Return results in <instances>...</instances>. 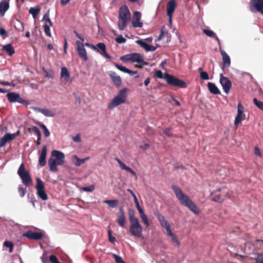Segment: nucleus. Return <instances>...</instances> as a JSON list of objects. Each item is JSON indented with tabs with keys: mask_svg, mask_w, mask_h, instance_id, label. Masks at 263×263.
<instances>
[{
	"mask_svg": "<svg viewBox=\"0 0 263 263\" xmlns=\"http://www.w3.org/2000/svg\"><path fill=\"white\" fill-rule=\"evenodd\" d=\"M220 83L222 86L223 90L226 93H228L232 86L231 81L223 74L220 75Z\"/></svg>",
	"mask_w": 263,
	"mask_h": 263,
	"instance_id": "obj_13",
	"label": "nucleus"
},
{
	"mask_svg": "<svg viewBox=\"0 0 263 263\" xmlns=\"http://www.w3.org/2000/svg\"><path fill=\"white\" fill-rule=\"evenodd\" d=\"M253 102L259 109L263 111V102L258 100L256 98H254Z\"/></svg>",
	"mask_w": 263,
	"mask_h": 263,
	"instance_id": "obj_42",
	"label": "nucleus"
},
{
	"mask_svg": "<svg viewBox=\"0 0 263 263\" xmlns=\"http://www.w3.org/2000/svg\"><path fill=\"white\" fill-rule=\"evenodd\" d=\"M70 74L65 67H63L61 70V80L64 83L66 84L69 80Z\"/></svg>",
	"mask_w": 263,
	"mask_h": 263,
	"instance_id": "obj_25",
	"label": "nucleus"
},
{
	"mask_svg": "<svg viewBox=\"0 0 263 263\" xmlns=\"http://www.w3.org/2000/svg\"><path fill=\"white\" fill-rule=\"evenodd\" d=\"M40 127L44 130L45 136L46 137H48V136H49L50 132L48 130V129H47V128L46 127V126L44 124H40Z\"/></svg>",
	"mask_w": 263,
	"mask_h": 263,
	"instance_id": "obj_47",
	"label": "nucleus"
},
{
	"mask_svg": "<svg viewBox=\"0 0 263 263\" xmlns=\"http://www.w3.org/2000/svg\"><path fill=\"white\" fill-rule=\"evenodd\" d=\"M114 65L115 66L116 68H117L119 70H121L122 72L125 73H127L128 72V69L123 66L122 65H120L114 62Z\"/></svg>",
	"mask_w": 263,
	"mask_h": 263,
	"instance_id": "obj_43",
	"label": "nucleus"
},
{
	"mask_svg": "<svg viewBox=\"0 0 263 263\" xmlns=\"http://www.w3.org/2000/svg\"><path fill=\"white\" fill-rule=\"evenodd\" d=\"M177 7L176 0H170L166 5L167 15L169 17L170 21L171 22L173 13L174 12Z\"/></svg>",
	"mask_w": 263,
	"mask_h": 263,
	"instance_id": "obj_15",
	"label": "nucleus"
},
{
	"mask_svg": "<svg viewBox=\"0 0 263 263\" xmlns=\"http://www.w3.org/2000/svg\"><path fill=\"white\" fill-rule=\"evenodd\" d=\"M9 8V4L8 2H1L0 3V15L3 16Z\"/></svg>",
	"mask_w": 263,
	"mask_h": 263,
	"instance_id": "obj_34",
	"label": "nucleus"
},
{
	"mask_svg": "<svg viewBox=\"0 0 263 263\" xmlns=\"http://www.w3.org/2000/svg\"><path fill=\"white\" fill-rule=\"evenodd\" d=\"M131 55V62H137V63H143V64L148 65V62H145L143 60V56L139 53H130Z\"/></svg>",
	"mask_w": 263,
	"mask_h": 263,
	"instance_id": "obj_22",
	"label": "nucleus"
},
{
	"mask_svg": "<svg viewBox=\"0 0 263 263\" xmlns=\"http://www.w3.org/2000/svg\"><path fill=\"white\" fill-rule=\"evenodd\" d=\"M155 76L158 78L164 79V73H163V72L161 70H158L156 71L155 73Z\"/></svg>",
	"mask_w": 263,
	"mask_h": 263,
	"instance_id": "obj_53",
	"label": "nucleus"
},
{
	"mask_svg": "<svg viewBox=\"0 0 263 263\" xmlns=\"http://www.w3.org/2000/svg\"><path fill=\"white\" fill-rule=\"evenodd\" d=\"M49 261L51 262V263H61L58 258L57 257V256L54 255H51L49 256Z\"/></svg>",
	"mask_w": 263,
	"mask_h": 263,
	"instance_id": "obj_52",
	"label": "nucleus"
},
{
	"mask_svg": "<svg viewBox=\"0 0 263 263\" xmlns=\"http://www.w3.org/2000/svg\"><path fill=\"white\" fill-rule=\"evenodd\" d=\"M17 174L22 180V182L26 186H29L32 183V179L29 173L25 170L24 163H22L17 171Z\"/></svg>",
	"mask_w": 263,
	"mask_h": 263,
	"instance_id": "obj_4",
	"label": "nucleus"
},
{
	"mask_svg": "<svg viewBox=\"0 0 263 263\" xmlns=\"http://www.w3.org/2000/svg\"><path fill=\"white\" fill-rule=\"evenodd\" d=\"M129 231L131 234L137 237H140L142 235V227L139 220L130 222Z\"/></svg>",
	"mask_w": 263,
	"mask_h": 263,
	"instance_id": "obj_6",
	"label": "nucleus"
},
{
	"mask_svg": "<svg viewBox=\"0 0 263 263\" xmlns=\"http://www.w3.org/2000/svg\"><path fill=\"white\" fill-rule=\"evenodd\" d=\"M219 51L222 57V68L229 67L231 65V59L229 55L220 48Z\"/></svg>",
	"mask_w": 263,
	"mask_h": 263,
	"instance_id": "obj_19",
	"label": "nucleus"
},
{
	"mask_svg": "<svg viewBox=\"0 0 263 263\" xmlns=\"http://www.w3.org/2000/svg\"><path fill=\"white\" fill-rule=\"evenodd\" d=\"M4 246L9 248V252L12 253L13 250V244L12 242L9 241H5L3 244Z\"/></svg>",
	"mask_w": 263,
	"mask_h": 263,
	"instance_id": "obj_40",
	"label": "nucleus"
},
{
	"mask_svg": "<svg viewBox=\"0 0 263 263\" xmlns=\"http://www.w3.org/2000/svg\"><path fill=\"white\" fill-rule=\"evenodd\" d=\"M50 26L49 25H48V24H45L44 26V32L46 35L49 37L51 36Z\"/></svg>",
	"mask_w": 263,
	"mask_h": 263,
	"instance_id": "obj_46",
	"label": "nucleus"
},
{
	"mask_svg": "<svg viewBox=\"0 0 263 263\" xmlns=\"http://www.w3.org/2000/svg\"><path fill=\"white\" fill-rule=\"evenodd\" d=\"M18 193L21 197H23L25 196L26 193V189L23 186H20L18 187Z\"/></svg>",
	"mask_w": 263,
	"mask_h": 263,
	"instance_id": "obj_56",
	"label": "nucleus"
},
{
	"mask_svg": "<svg viewBox=\"0 0 263 263\" xmlns=\"http://www.w3.org/2000/svg\"><path fill=\"white\" fill-rule=\"evenodd\" d=\"M108 74L112 82L114 84L117 86L119 87L122 84V80L121 77L119 76H118L117 73H116L113 71H109L108 72Z\"/></svg>",
	"mask_w": 263,
	"mask_h": 263,
	"instance_id": "obj_20",
	"label": "nucleus"
},
{
	"mask_svg": "<svg viewBox=\"0 0 263 263\" xmlns=\"http://www.w3.org/2000/svg\"><path fill=\"white\" fill-rule=\"evenodd\" d=\"M51 156L55 157V160H57L58 165H62L64 163L65 155L64 154L58 150H53L51 152Z\"/></svg>",
	"mask_w": 263,
	"mask_h": 263,
	"instance_id": "obj_16",
	"label": "nucleus"
},
{
	"mask_svg": "<svg viewBox=\"0 0 263 263\" xmlns=\"http://www.w3.org/2000/svg\"><path fill=\"white\" fill-rule=\"evenodd\" d=\"M73 140L76 142H80L81 141V136L79 134H77L73 137Z\"/></svg>",
	"mask_w": 263,
	"mask_h": 263,
	"instance_id": "obj_60",
	"label": "nucleus"
},
{
	"mask_svg": "<svg viewBox=\"0 0 263 263\" xmlns=\"http://www.w3.org/2000/svg\"><path fill=\"white\" fill-rule=\"evenodd\" d=\"M128 214L129 220L130 222L138 220V219L137 217H136L135 215V211L133 210L129 209Z\"/></svg>",
	"mask_w": 263,
	"mask_h": 263,
	"instance_id": "obj_38",
	"label": "nucleus"
},
{
	"mask_svg": "<svg viewBox=\"0 0 263 263\" xmlns=\"http://www.w3.org/2000/svg\"><path fill=\"white\" fill-rule=\"evenodd\" d=\"M103 202L104 203L107 204L108 206L111 208L116 207L119 203L118 200H106Z\"/></svg>",
	"mask_w": 263,
	"mask_h": 263,
	"instance_id": "obj_37",
	"label": "nucleus"
},
{
	"mask_svg": "<svg viewBox=\"0 0 263 263\" xmlns=\"http://www.w3.org/2000/svg\"><path fill=\"white\" fill-rule=\"evenodd\" d=\"M33 109L35 111H37L42 113L46 117H53L55 116V114L53 112L48 109L41 108L36 107H33Z\"/></svg>",
	"mask_w": 263,
	"mask_h": 263,
	"instance_id": "obj_27",
	"label": "nucleus"
},
{
	"mask_svg": "<svg viewBox=\"0 0 263 263\" xmlns=\"http://www.w3.org/2000/svg\"><path fill=\"white\" fill-rule=\"evenodd\" d=\"M76 44L77 46V50L78 54L80 58L82 59L84 61H86L88 60L86 50L84 48V43L79 41L76 42Z\"/></svg>",
	"mask_w": 263,
	"mask_h": 263,
	"instance_id": "obj_11",
	"label": "nucleus"
},
{
	"mask_svg": "<svg viewBox=\"0 0 263 263\" xmlns=\"http://www.w3.org/2000/svg\"><path fill=\"white\" fill-rule=\"evenodd\" d=\"M2 50L5 51L9 56H12L15 53L14 48L10 44L4 45Z\"/></svg>",
	"mask_w": 263,
	"mask_h": 263,
	"instance_id": "obj_33",
	"label": "nucleus"
},
{
	"mask_svg": "<svg viewBox=\"0 0 263 263\" xmlns=\"http://www.w3.org/2000/svg\"><path fill=\"white\" fill-rule=\"evenodd\" d=\"M164 35V31L163 29H161L160 33L157 37V41H160L162 39Z\"/></svg>",
	"mask_w": 263,
	"mask_h": 263,
	"instance_id": "obj_63",
	"label": "nucleus"
},
{
	"mask_svg": "<svg viewBox=\"0 0 263 263\" xmlns=\"http://www.w3.org/2000/svg\"><path fill=\"white\" fill-rule=\"evenodd\" d=\"M29 130L32 131L34 134H36L37 137H40V136H41V132L40 131L39 129L36 126H33L32 127H31V128H29Z\"/></svg>",
	"mask_w": 263,
	"mask_h": 263,
	"instance_id": "obj_44",
	"label": "nucleus"
},
{
	"mask_svg": "<svg viewBox=\"0 0 263 263\" xmlns=\"http://www.w3.org/2000/svg\"><path fill=\"white\" fill-rule=\"evenodd\" d=\"M115 160L118 163L120 167L122 170H126L128 172L130 173L133 175L137 177V175L135 171H134L132 168L126 166L120 159H119L118 157L115 158Z\"/></svg>",
	"mask_w": 263,
	"mask_h": 263,
	"instance_id": "obj_28",
	"label": "nucleus"
},
{
	"mask_svg": "<svg viewBox=\"0 0 263 263\" xmlns=\"http://www.w3.org/2000/svg\"><path fill=\"white\" fill-rule=\"evenodd\" d=\"M172 189L176 196V198L180 203L184 206L187 207L195 215H198L200 210L195 203L189 197V196L182 192L180 187L177 185H172Z\"/></svg>",
	"mask_w": 263,
	"mask_h": 263,
	"instance_id": "obj_1",
	"label": "nucleus"
},
{
	"mask_svg": "<svg viewBox=\"0 0 263 263\" xmlns=\"http://www.w3.org/2000/svg\"><path fill=\"white\" fill-rule=\"evenodd\" d=\"M200 77L202 80H207L209 79V75L205 71H201Z\"/></svg>",
	"mask_w": 263,
	"mask_h": 263,
	"instance_id": "obj_54",
	"label": "nucleus"
},
{
	"mask_svg": "<svg viewBox=\"0 0 263 263\" xmlns=\"http://www.w3.org/2000/svg\"><path fill=\"white\" fill-rule=\"evenodd\" d=\"M129 22V21L125 20L119 19L118 23V28L120 30H124Z\"/></svg>",
	"mask_w": 263,
	"mask_h": 263,
	"instance_id": "obj_36",
	"label": "nucleus"
},
{
	"mask_svg": "<svg viewBox=\"0 0 263 263\" xmlns=\"http://www.w3.org/2000/svg\"><path fill=\"white\" fill-rule=\"evenodd\" d=\"M117 222L120 227L122 228L125 227V215L124 209L122 208L119 209V215L118 216Z\"/></svg>",
	"mask_w": 263,
	"mask_h": 263,
	"instance_id": "obj_24",
	"label": "nucleus"
},
{
	"mask_svg": "<svg viewBox=\"0 0 263 263\" xmlns=\"http://www.w3.org/2000/svg\"><path fill=\"white\" fill-rule=\"evenodd\" d=\"M116 41L118 43V44H122V43H124L126 42V39L125 38H124L122 35H118L116 38Z\"/></svg>",
	"mask_w": 263,
	"mask_h": 263,
	"instance_id": "obj_51",
	"label": "nucleus"
},
{
	"mask_svg": "<svg viewBox=\"0 0 263 263\" xmlns=\"http://www.w3.org/2000/svg\"><path fill=\"white\" fill-rule=\"evenodd\" d=\"M208 87L211 93L214 95H219L220 93V90L214 83L209 82L208 83Z\"/></svg>",
	"mask_w": 263,
	"mask_h": 263,
	"instance_id": "obj_31",
	"label": "nucleus"
},
{
	"mask_svg": "<svg viewBox=\"0 0 263 263\" xmlns=\"http://www.w3.org/2000/svg\"><path fill=\"white\" fill-rule=\"evenodd\" d=\"M41 259L42 260V263H49V257H48L46 253H44L42 255V256L41 257Z\"/></svg>",
	"mask_w": 263,
	"mask_h": 263,
	"instance_id": "obj_50",
	"label": "nucleus"
},
{
	"mask_svg": "<svg viewBox=\"0 0 263 263\" xmlns=\"http://www.w3.org/2000/svg\"><path fill=\"white\" fill-rule=\"evenodd\" d=\"M89 157H86L84 159H80L78 158V157L76 155H74L72 157V160L77 166H79L81 164L84 163L87 160H89Z\"/></svg>",
	"mask_w": 263,
	"mask_h": 263,
	"instance_id": "obj_30",
	"label": "nucleus"
},
{
	"mask_svg": "<svg viewBox=\"0 0 263 263\" xmlns=\"http://www.w3.org/2000/svg\"><path fill=\"white\" fill-rule=\"evenodd\" d=\"M113 257H114L116 263H125L123 261L122 258L121 256H118L115 254H114Z\"/></svg>",
	"mask_w": 263,
	"mask_h": 263,
	"instance_id": "obj_49",
	"label": "nucleus"
},
{
	"mask_svg": "<svg viewBox=\"0 0 263 263\" xmlns=\"http://www.w3.org/2000/svg\"><path fill=\"white\" fill-rule=\"evenodd\" d=\"M136 43L143 48L146 51H154L157 49L156 47L150 45L143 42L142 40H137L136 41Z\"/></svg>",
	"mask_w": 263,
	"mask_h": 263,
	"instance_id": "obj_26",
	"label": "nucleus"
},
{
	"mask_svg": "<svg viewBox=\"0 0 263 263\" xmlns=\"http://www.w3.org/2000/svg\"><path fill=\"white\" fill-rule=\"evenodd\" d=\"M20 134V130H17L14 134H6L3 137L0 138V147H4L7 142L14 140L17 136H19Z\"/></svg>",
	"mask_w": 263,
	"mask_h": 263,
	"instance_id": "obj_10",
	"label": "nucleus"
},
{
	"mask_svg": "<svg viewBox=\"0 0 263 263\" xmlns=\"http://www.w3.org/2000/svg\"><path fill=\"white\" fill-rule=\"evenodd\" d=\"M226 190V188H223L222 189H218L216 191H213L211 194L212 201L221 203L224 200L223 196L219 194L221 191H223V194H224L225 196L229 197L230 196Z\"/></svg>",
	"mask_w": 263,
	"mask_h": 263,
	"instance_id": "obj_8",
	"label": "nucleus"
},
{
	"mask_svg": "<svg viewBox=\"0 0 263 263\" xmlns=\"http://www.w3.org/2000/svg\"><path fill=\"white\" fill-rule=\"evenodd\" d=\"M40 11V8L36 7H31L30 8L29 12L32 14L33 18H35Z\"/></svg>",
	"mask_w": 263,
	"mask_h": 263,
	"instance_id": "obj_39",
	"label": "nucleus"
},
{
	"mask_svg": "<svg viewBox=\"0 0 263 263\" xmlns=\"http://www.w3.org/2000/svg\"><path fill=\"white\" fill-rule=\"evenodd\" d=\"M250 9L252 12L257 11L263 15V0H251Z\"/></svg>",
	"mask_w": 263,
	"mask_h": 263,
	"instance_id": "obj_9",
	"label": "nucleus"
},
{
	"mask_svg": "<svg viewBox=\"0 0 263 263\" xmlns=\"http://www.w3.org/2000/svg\"><path fill=\"white\" fill-rule=\"evenodd\" d=\"M157 217L162 227L165 228L167 227V226H170L168 222L166 220L164 216L161 214L158 213L157 214Z\"/></svg>",
	"mask_w": 263,
	"mask_h": 263,
	"instance_id": "obj_32",
	"label": "nucleus"
},
{
	"mask_svg": "<svg viewBox=\"0 0 263 263\" xmlns=\"http://www.w3.org/2000/svg\"><path fill=\"white\" fill-rule=\"evenodd\" d=\"M141 14L139 11H136L134 13L133 18L132 22V26L134 28L142 27L143 23L140 22Z\"/></svg>",
	"mask_w": 263,
	"mask_h": 263,
	"instance_id": "obj_18",
	"label": "nucleus"
},
{
	"mask_svg": "<svg viewBox=\"0 0 263 263\" xmlns=\"http://www.w3.org/2000/svg\"><path fill=\"white\" fill-rule=\"evenodd\" d=\"M128 89L124 88L120 90L117 95L111 100L108 104V107L110 109H113L115 107L124 103L127 98V91Z\"/></svg>",
	"mask_w": 263,
	"mask_h": 263,
	"instance_id": "obj_2",
	"label": "nucleus"
},
{
	"mask_svg": "<svg viewBox=\"0 0 263 263\" xmlns=\"http://www.w3.org/2000/svg\"><path fill=\"white\" fill-rule=\"evenodd\" d=\"M0 35L3 36L4 38L7 36L6 30L2 27H0Z\"/></svg>",
	"mask_w": 263,
	"mask_h": 263,
	"instance_id": "obj_59",
	"label": "nucleus"
},
{
	"mask_svg": "<svg viewBox=\"0 0 263 263\" xmlns=\"http://www.w3.org/2000/svg\"><path fill=\"white\" fill-rule=\"evenodd\" d=\"M47 155V147L44 145L41 151L39 159V164L41 166H44L46 164V158Z\"/></svg>",
	"mask_w": 263,
	"mask_h": 263,
	"instance_id": "obj_23",
	"label": "nucleus"
},
{
	"mask_svg": "<svg viewBox=\"0 0 263 263\" xmlns=\"http://www.w3.org/2000/svg\"><path fill=\"white\" fill-rule=\"evenodd\" d=\"M244 107L241 103H239L237 105V115L235 117L234 124L237 126L241 121L245 119V115L243 114Z\"/></svg>",
	"mask_w": 263,
	"mask_h": 263,
	"instance_id": "obj_12",
	"label": "nucleus"
},
{
	"mask_svg": "<svg viewBox=\"0 0 263 263\" xmlns=\"http://www.w3.org/2000/svg\"><path fill=\"white\" fill-rule=\"evenodd\" d=\"M171 237L172 241L174 242L177 243L178 245H179V242L174 234Z\"/></svg>",
	"mask_w": 263,
	"mask_h": 263,
	"instance_id": "obj_64",
	"label": "nucleus"
},
{
	"mask_svg": "<svg viewBox=\"0 0 263 263\" xmlns=\"http://www.w3.org/2000/svg\"><path fill=\"white\" fill-rule=\"evenodd\" d=\"M164 79L169 85L180 88H185L186 87L184 81L166 72L164 73Z\"/></svg>",
	"mask_w": 263,
	"mask_h": 263,
	"instance_id": "obj_3",
	"label": "nucleus"
},
{
	"mask_svg": "<svg viewBox=\"0 0 263 263\" xmlns=\"http://www.w3.org/2000/svg\"><path fill=\"white\" fill-rule=\"evenodd\" d=\"M95 189V186L93 185H91L89 186L84 187L82 190L85 192H92Z\"/></svg>",
	"mask_w": 263,
	"mask_h": 263,
	"instance_id": "obj_57",
	"label": "nucleus"
},
{
	"mask_svg": "<svg viewBox=\"0 0 263 263\" xmlns=\"http://www.w3.org/2000/svg\"><path fill=\"white\" fill-rule=\"evenodd\" d=\"M131 17L130 12L126 6L120 7L119 12V19L125 20L130 21Z\"/></svg>",
	"mask_w": 263,
	"mask_h": 263,
	"instance_id": "obj_14",
	"label": "nucleus"
},
{
	"mask_svg": "<svg viewBox=\"0 0 263 263\" xmlns=\"http://www.w3.org/2000/svg\"><path fill=\"white\" fill-rule=\"evenodd\" d=\"M74 33L76 34V36L80 40L81 42L83 43L84 41V37L82 34H80L76 30L74 31Z\"/></svg>",
	"mask_w": 263,
	"mask_h": 263,
	"instance_id": "obj_58",
	"label": "nucleus"
},
{
	"mask_svg": "<svg viewBox=\"0 0 263 263\" xmlns=\"http://www.w3.org/2000/svg\"><path fill=\"white\" fill-rule=\"evenodd\" d=\"M43 20V21L46 22V24L48 23V25H49L50 26L52 25V23L51 21V20L50 19L49 15L48 13H46L44 15Z\"/></svg>",
	"mask_w": 263,
	"mask_h": 263,
	"instance_id": "obj_45",
	"label": "nucleus"
},
{
	"mask_svg": "<svg viewBox=\"0 0 263 263\" xmlns=\"http://www.w3.org/2000/svg\"><path fill=\"white\" fill-rule=\"evenodd\" d=\"M257 263H263V254H254V258Z\"/></svg>",
	"mask_w": 263,
	"mask_h": 263,
	"instance_id": "obj_41",
	"label": "nucleus"
},
{
	"mask_svg": "<svg viewBox=\"0 0 263 263\" xmlns=\"http://www.w3.org/2000/svg\"><path fill=\"white\" fill-rule=\"evenodd\" d=\"M108 236L109 241L112 243H115L116 241V239L115 237L112 236L111 234V231L110 230L108 231Z\"/></svg>",
	"mask_w": 263,
	"mask_h": 263,
	"instance_id": "obj_48",
	"label": "nucleus"
},
{
	"mask_svg": "<svg viewBox=\"0 0 263 263\" xmlns=\"http://www.w3.org/2000/svg\"><path fill=\"white\" fill-rule=\"evenodd\" d=\"M131 55L130 54H126L124 56L121 57L120 59L123 62H131Z\"/></svg>",
	"mask_w": 263,
	"mask_h": 263,
	"instance_id": "obj_55",
	"label": "nucleus"
},
{
	"mask_svg": "<svg viewBox=\"0 0 263 263\" xmlns=\"http://www.w3.org/2000/svg\"><path fill=\"white\" fill-rule=\"evenodd\" d=\"M164 134L167 136L168 137H172L173 136V133L171 132V128H167L165 129L164 131Z\"/></svg>",
	"mask_w": 263,
	"mask_h": 263,
	"instance_id": "obj_61",
	"label": "nucleus"
},
{
	"mask_svg": "<svg viewBox=\"0 0 263 263\" xmlns=\"http://www.w3.org/2000/svg\"><path fill=\"white\" fill-rule=\"evenodd\" d=\"M203 32L204 34H205L207 36L211 37H214L218 42L219 44H220V40L219 38L216 35L215 33L212 30L204 29L203 30Z\"/></svg>",
	"mask_w": 263,
	"mask_h": 263,
	"instance_id": "obj_35",
	"label": "nucleus"
},
{
	"mask_svg": "<svg viewBox=\"0 0 263 263\" xmlns=\"http://www.w3.org/2000/svg\"><path fill=\"white\" fill-rule=\"evenodd\" d=\"M23 236L31 240H39L43 238V234L41 232L28 231L23 234Z\"/></svg>",
	"mask_w": 263,
	"mask_h": 263,
	"instance_id": "obj_17",
	"label": "nucleus"
},
{
	"mask_svg": "<svg viewBox=\"0 0 263 263\" xmlns=\"http://www.w3.org/2000/svg\"><path fill=\"white\" fill-rule=\"evenodd\" d=\"M99 50V52L101 55L107 59H110L111 57L106 52V45L103 43H99L95 46Z\"/></svg>",
	"mask_w": 263,
	"mask_h": 263,
	"instance_id": "obj_21",
	"label": "nucleus"
},
{
	"mask_svg": "<svg viewBox=\"0 0 263 263\" xmlns=\"http://www.w3.org/2000/svg\"><path fill=\"white\" fill-rule=\"evenodd\" d=\"M6 97L10 103L18 102L25 105H29L31 103L30 101L25 100L21 97L20 94L15 92H9Z\"/></svg>",
	"mask_w": 263,
	"mask_h": 263,
	"instance_id": "obj_7",
	"label": "nucleus"
},
{
	"mask_svg": "<svg viewBox=\"0 0 263 263\" xmlns=\"http://www.w3.org/2000/svg\"><path fill=\"white\" fill-rule=\"evenodd\" d=\"M48 165L49 169L51 172H57L58 171L57 168L58 163L57 160L52 158H50L48 160Z\"/></svg>",
	"mask_w": 263,
	"mask_h": 263,
	"instance_id": "obj_29",
	"label": "nucleus"
},
{
	"mask_svg": "<svg viewBox=\"0 0 263 263\" xmlns=\"http://www.w3.org/2000/svg\"><path fill=\"white\" fill-rule=\"evenodd\" d=\"M36 194L42 200L46 201L48 199V196L45 190V186L43 182L40 178H36Z\"/></svg>",
	"mask_w": 263,
	"mask_h": 263,
	"instance_id": "obj_5",
	"label": "nucleus"
},
{
	"mask_svg": "<svg viewBox=\"0 0 263 263\" xmlns=\"http://www.w3.org/2000/svg\"><path fill=\"white\" fill-rule=\"evenodd\" d=\"M84 44V46H87V47H90L92 49H93L94 50H95L96 52H98L99 51V50L98 49V48H96V47L95 46H94L93 45H92V44H90L89 43H85Z\"/></svg>",
	"mask_w": 263,
	"mask_h": 263,
	"instance_id": "obj_62",
	"label": "nucleus"
}]
</instances>
